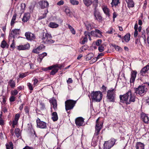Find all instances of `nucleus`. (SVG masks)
<instances>
[{
	"instance_id": "1",
	"label": "nucleus",
	"mask_w": 149,
	"mask_h": 149,
	"mask_svg": "<svg viewBox=\"0 0 149 149\" xmlns=\"http://www.w3.org/2000/svg\"><path fill=\"white\" fill-rule=\"evenodd\" d=\"M119 98L121 102L128 105L135 102L136 96L134 94L132 93L131 90H129L124 95H120Z\"/></svg>"
},
{
	"instance_id": "2",
	"label": "nucleus",
	"mask_w": 149,
	"mask_h": 149,
	"mask_svg": "<svg viewBox=\"0 0 149 149\" xmlns=\"http://www.w3.org/2000/svg\"><path fill=\"white\" fill-rule=\"evenodd\" d=\"M42 40L43 43L46 44L54 43V41L52 39V36L51 34L43 32L42 33Z\"/></svg>"
},
{
	"instance_id": "3",
	"label": "nucleus",
	"mask_w": 149,
	"mask_h": 149,
	"mask_svg": "<svg viewBox=\"0 0 149 149\" xmlns=\"http://www.w3.org/2000/svg\"><path fill=\"white\" fill-rule=\"evenodd\" d=\"M91 95L92 100L96 102H100L103 96L102 93L100 91H93Z\"/></svg>"
},
{
	"instance_id": "4",
	"label": "nucleus",
	"mask_w": 149,
	"mask_h": 149,
	"mask_svg": "<svg viewBox=\"0 0 149 149\" xmlns=\"http://www.w3.org/2000/svg\"><path fill=\"white\" fill-rule=\"evenodd\" d=\"M77 101L72 100H68L65 102V109L67 113H69L68 110L72 109L76 103Z\"/></svg>"
},
{
	"instance_id": "5",
	"label": "nucleus",
	"mask_w": 149,
	"mask_h": 149,
	"mask_svg": "<svg viewBox=\"0 0 149 149\" xmlns=\"http://www.w3.org/2000/svg\"><path fill=\"white\" fill-rule=\"evenodd\" d=\"M134 93L136 95H143L146 92L147 88L144 85H139L137 88H134Z\"/></svg>"
},
{
	"instance_id": "6",
	"label": "nucleus",
	"mask_w": 149,
	"mask_h": 149,
	"mask_svg": "<svg viewBox=\"0 0 149 149\" xmlns=\"http://www.w3.org/2000/svg\"><path fill=\"white\" fill-rule=\"evenodd\" d=\"M116 94L114 89L109 90L107 92V98L108 102H113L115 101Z\"/></svg>"
},
{
	"instance_id": "7",
	"label": "nucleus",
	"mask_w": 149,
	"mask_h": 149,
	"mask_svg": "<svg viewBox=\"0 0 149 149\" xmlns=\"http://www.w3.org/2000/svg\"><path fill=\"white\" fill-rule=\"evenodd\" d=\"M99 119L100 117H99L96 121V125L95 127V131L94 134V136H96L98 135L102 127L103 123L99 122Z\"/></svg>"
},
{
	"instance_id": "8",
	"label": "nucleus",
	"mask_w": 149,
	"mask_h": 149,
	"mask_svg": "<svg viewBox=\"0 0 149 149\" xmlns=\"http://www.w3.org/2000/svg\"><path fill=\"white\" fill-rule=\"evenodd\" d=\"M116 140L113 138H112L107 141L105 142L104 146L103 149H109L113 147L115 144Z\"/></svg>"
},
{
	"instance_id": "9",
	"label": "nucleus",
	"mask_w": 149,
	"mask_h": 149,
	"mask_svg": "<svg viewBox=\"0 0 149 149\" xmlns=\"http://www.w3.org/2000/svg\"><path fill=\"white\" fill-rule=\"evenodd\" d=\"M20 32V29H15L12 30L10 33L9 36V39H12V38L13 39L17 38V36L19 35Z\"/></svg>"
},
{
	"instance_id": "10",
	"label": "nucleus",
	"mask_w": 149,
	"mask_h": 149,
	"mask_svg": "<svg viewBox=\"0 0 149 149\" xmlns=\"http://www.w3.org/2000/svg\"><path fill=\"white\" fill-rule=\"evenodd\" d=\"M37 126L38 127L40 128L45 129L47 127L46 123L44 122L41 121L40 119L38 118L36 120Z\"/></svg>"
},
{
	"instance_id": "11",
	"label": "nucleus",
	"mask_w": 149,
	"mask_h": 149,
	"mask_svg": "<svg viewBox=\"0 0 149 149\" xmlns=\"http://www.w3.org/2000/svg\"><path fill=\"white\" fill-rule=\"evenodd\" d=\"M26 39L32 41L36 38L35 35L30 32H26L25 34Z\"/></svg>"
},
{
	"instance_id": "12",
	"label": "nucleus",
	"mask_w": 149,
	"mask_h": 149,
	"mask_svg": "<svg viewBox=\"0 0 149 149\" xmlns=\"http://www.w3.org/2000/svg\"><path fill=\"white\" fill-rule=\"evenodd\" d=\"M84 119L82 117H79L75 119V123L77 126H80L82 125L84 123Z\"/></svg>"
},
{
	"instance_id": "13",
	"label": "nucleus",
	"mask_w": 149,
	"mask_h": 149,
	"mask_svg": "<svg viewBox=\"0 0 149 149\" xmlns=\"http://www.w3.org/2000/svg\"><path fill=\"white\" fill-rule=\"evenodd\" d=\"M94 15L96 20L99 21L102 20V17L101 16L100 12L96 9L94 11Z\"/></svg>"
},
{
	"instance_id": "14",
	"label": "nucleus",
	"mask_w": 149,
	"mask_h": 149,
	"mask_svg": "<svg viewBox=\"0 0 149 149\" xmlns=\"http://www.w3.org/2000/svg\"><path fill=\"white\" fill-rule=\"evenodd\" d=\"M30 46L29 44H26L24 45H20L17 46V49L19 50H25L28 49Z\"/></svg>"
},
{
	"instance_id": "15",
	"label": "nucleus",
	"mask_w": 149,
	"mask_h": 149,
	"mask_svg": "<svg viewBox=\"0 0 149 149\" xmlns=\"http://www.w3.org/2000/svg\"><path fill=\"white\" fill-rule=\"evenodd\" d=\"M137 72L136 70H133L131 72V77L130 80V83H133L135 81Z\"/></svg>"
},
{
	"instance_id": "16",
	"label": "nucleus",
	"mask_w": 149,
	"mask_h": 149,
	"mask_svg": "<svg viewBox=\"0 0 149 149\" xmlns=\"http://www.w3.org/2000/svg\"><path fill=\"white\" fill-rule=\"evenodd\" d=\"M39 4L41 8L44 9L49 6V3L47 1H42L39 2Z\"/></svg>"
},
{
	"instance_id": "17",
	"label": "nucleus",
	"mask_w": 149,
	"mask_h": 149,
	"mask_svg": "<svg viewBox=\"0 0 149 149\" xmlns=\"http://www.w3.org/2000/svg\"><path fill=\"white\" fill-rule=\"evenodd\" d=\"M149 69V65H147L141 69L140 71V75L142 76H144Z\"/></svg>"
},
{
	"instance_id": "18",
	"label": "nucleus",
	"mask_w": 149,
	"mask_h": 149,
	"mask_svg": "<svg viewBox=\"0 0 149 149\" xmlns=\"http://www.w3.org/2000/svg\"><path fill=\"white\" fill-rule=\"evenodd\" d=\"M141 118L142 121L145 123H149V118L147 115L143 113L141 114Z\"/></svg>"
},
{
	"instance_id": "19",
	"label": "nucleus",
	"mask_w": 149,
	"mask_h": 149,
	"mask_svg": "<svg viewBox=\"0 0 149 149\" xmlns=\"http://www.w3.org/2000/svg\"><path fill=\"white\" fill-rule=\"evenodd\" d=\"M30 18V14L29 13H26L22 19V21L24 22H27Z\"/></svg>"
},
{
	"instance_id": "20",
	"label": "nucleus",
	"mask_w": 149,
	"mask_h": 149,
	"mask_svg": "<svg viewBox=\"0 0 149 149\" xmlns=\"http://www.w3.org/2000/svg\"><path fill=\"white\" fill-rule=\"evenodd\" d=\"M136 149H144V145L141 142H137L135 146Z\"/></svg>"
},
{
	"instance_id": "21",
	"label": "nucleus",
	"mask_w": 149,
	"mask_h": 149,
	"mask_svg": "<svg viewBox=\"0 0 149 149\" xmlns=\"http://www.w3.org/2000/svg\"><path fill=\"white\" fill-rule=\"evenodd\" d=\"M128 8H132L134 6V4L133 0H125Z\"/></svg>"
},
{
	"instance_id": "22",
	"label": "nucleus",
	"mask_w": 149,
	"mask_h": 149,
	"mask_svg": "<svg viewBox=\"0 0 149 149\" xmlns=\"http://www.w3.org/2000/svg\"><path fill=\"white\" fill-rule=\"evenodd\" d=\"M120 0H112V2L111 3V7H116L118 4H120Z\"/></svg>"
},
{
	"instance_id": "23",
	"label": "nucleus",
	"mask_w": 149,
	"mask_h": 149,
	"mask_svg": "<svg viewBox=\"0 0 149 149\" xmlns=\"http://www.w3.org/2000/svg\"><path fill=\"white\" fill-rule=\"evenodd\" d=\"M15 82L13 79H11L8 82V86H9L12 88H14L15 87Z\"/></svg>"
},
{
	"instance_id": "24",
	"label": "nucleus",
	"mask_w": 149,
	"mask_h": 149,
	"mask_svg": "<svg viewBox=\"0 0 149 149\" xmlns=\"http://www.w3.org/2000/svg\"><path fill=\"white\" fill-rule=\"evenodd\" d=\"M51 103L53 105V107L54 111H56L57 109V103L55 99H52L51 101Z\"/></svg>"
},
{
	"instance_id": "25",
	"label": "nucleus",
	"mask_w": 149,
	"mask_h": 149,
	"mask_svg": "<svg viewBox=\"0 0 149 149\" xmlns=\"http://www.w3.org/2000/svg\"><path fill=\"white\" fill-rule=\"evenodd\" d=\"M85 24L86 28L88 31H90L93 28V26L88 22H86L85 23Z\"/></svg>"
},
{
	"instance_id": "26",
	"label": "nucleus",
	"mask_w": 149,
	"mask_h": 149,
	"mask_svg": "<svg viewBox=\"0 0 149 149\" xmlns=\"http://www.w3.org/2000/svg\"><path fill=\"white\" fill-rule=\"evenodd\" d=\"M52 119L54 121H56L58 119V117L57 113L56 112H53L52 114Z\"/></svg>"
},
{
	"instance_id": "27",
	"label": "nucleus",
	"mask_w": 149,
	"mask_h": 149,
	"mask_svg": "<svg viewBox=\"0 0 149 149\" xmlns=\"http://www.w3.org/2000/svg\"><path fill=\"white\" fill-rule=\"evenodd\" d=\"M103 10L106 15L109 17L110 16L109 10L107 7L104 6L102 8Z\"/></svg>"
},
{
	"instance_id": "28",
	"label": "nucleus",
	"mask_w": 149,
	"mask_h": 149,
	"mask_svg": "<svg viewBox=\"0 0 149 149\" xmlns=\"http://www.w3.org/2000/svg\"><path fill=\"white\" fill-rule=\"evenodd\" d=\"M59 25L55 22H51L49 24V26L52 28H56Z\"/></svg>"
},
{
	"instance_id": "29",
	"label": "nucleus",
	"mask_w": 149,
	"mask_h": 149,
	"mask_svg": "<svg viewBox=\"0 0 149 149\" xmlns=\"http://www.w3.org/2000/svg\"><path fill=\"white\" fill-rule=\"evenodd\" d=\"M92 0H83L85 5L88 7L92 3Z\"/></svg>"
},
{
	"instance_id": "30",
	"label": "nucleus",
	"mask_w": 149,
	"mask_h": 149,
	"mask_svg": "<svg viewBox=\"0 0 149 149\" xmlns=\"http://www.w3.org/2000/svg\"><path fill=\"white\" fill-rule=\"evenodd\" d=\"M130 33L127 34L125 35L123 38V39L126 42H128L130 40Z\"/></svg>"
},
{
	"instance_id": "31",
	"label": "nucleus",
	"mask_w": 149,
	"mask_h": 149,
	"mask_svg": "<svg viewBox=\"0 0 149 149\" xmlns=\"http://www.w3.org/2000/svg\"><path fill=\"white\" fill-rule=\"evenodd\" d=\"M47 54L46 53L43 52L42 54L39 55L38 60H40V61H41L43 58L47 55Z\"/></svg>"
},
{
	"instance_id": "32",
	"label": "nucleus",
	"mask_w": 149,
	"mask_h": 149,
	"mask_svg": "<svg viewBox=\"0 0 149 149\" xmlns=\"http://www.w3.org/2000/svg\"><path fill=\"white\" fill-rule=\"evenodd\" d=\"M8 45L7 43L6 42L5 40H3L1 43V47L4 48L5 47L8 48Z\"/></svg>"
},
{
	"instance_id": "33",
	"label": "nucleus",
	"mask_w": 149,
	"mask_h": 149,
	"mask_svg": "<svg viewBox=\"0 0 149 149\" xmlns=\"http://www.w3.org/2000/svg\"><path fill=\"white\" fill-rule=\"evenodd\" d=\"M94 56L93 54L90 53L88 54L86 56V59L87 60H89Z\"/></svg>"
},
{
	"instance_id": "34",
	"label": "nucleus",
	"mask_w": 149,
	"mask_h": 149,
	"mask_svg": "<svg viewBox=\"0 0 149 149\" xmlns=\"http://www.w3.org/2000/svg\"><path fill=\"white\" fill-rule=\"evenodd\" d=\"M51 72L50 74L51 75H54L58 71V69L56 68H54Z\"/></svg>"
},
{
	"instance_id": "35",
	"label": "nucleus",
	"mask_w": 149,
	"mask_h": 149,
	"mask_svg": "<svg viewBox=\"0 0 149 149\" xmlns=\"http://www.w3.org/2000/svg\"><path fill=\"white\" fill-rule=\"evenodd\" d=\"M58 67V66L56 65H53L52 66H50L49 67L47 68H43L42 69V70L44 71H47L49 70H51L53 68H54V67Z\"/></svg>"
},
{
	"instance_id": "36",
	"label": "nucleus",
	"mask_w": 149,
	"mask_h": 149,
	"mask_svg": "<svg viewBox=\"0 0 149 149\" xmlns=\"http://www.w3.org/2000/svg\"><path fill=\"white\" fill-rule=\"evenodd\" d=\"M70 2L73 5H77L79 4V1L76 0H70Z\"/></svg>"
},
{
	"instance_id": "37",
	"label": "nucleus",
	"mask_w": 149,
	"mask_h": 149,
	"mask_svg": "<svg viewBox=\"0 0 149 149\" xmlns=\"http://www.w3.org/2000/svg\"><path fill=\"white\" fill-rule=\"evenodd\" d=\"M48 12V11L47 10H46L45 11V13L43 14L42 16H40L38 18V19L39 20H40L42 19H43L45 18L47 14V13Z\"/></svg>"
},
{
	"instance_id": "38",
	"label": "nucleus",
	"mask_w": 149,
	"mask_h": 149,
	"mask_svg": "<svg viewBox=\"0 0 149 149\" xmlns=\"http://www.w3.org/2000/svg\"><path fill=\"white\" fill-rule=\"evenodd\" d=\"M15 132L16 136L18 138L20 136L19 129L18 128H16L15 129Z\"/></svg>"
},
{
	"instance_id": "39",
	"label": "nucleus",
	"mask_w": 149,
	"mask_h": 149,
	"mask_svg": "<svg viewBox=\"0 0 149 149\" xmlns=\"http://www.w3.org/2000/svg\"><path fill=\"white\" fill-rule=\"evenodd\" d=\"M16 15L15 14H14L13 15V16L12 17V19L11 20L10 23V24L11 26H12L15 23L14 21L16 20Z\"/></svg>"
},
{
	"instance_id": "40",
	"label": "nucleus",
	"mask_w": 149,
	"mask_h": 149,
	"mask_svg": "<svg viewBox=\"0 0 149 149\" xmlns=\"http://www.w3.org/2000/svg\"><path fill=\"white\" fill-rule=\"evenodd\" d=\"M98 0H94L93 2V5L94 7L95 10L96 9V8L97 6Z\"/></svg>"
},
{
	"instance_id": "41",
	"label": "nucleus",
	"mask_w": 149,
	"mask_h": 149,
	"mask_svg": "<svg viewBox=\"0 0 149 149\" xmlns=\"http://www.w3.org/2000/svg\"><path fill=\"white\" fill-rule=\"evenodd\" d=\"M18 93V91L16 89H15L14 90L12 91L11 92V94L12 95H13L14 96H15Z\"/></svg>"
},
{
	"instance_id": "42",
	"label": "nucleus",
	"mask_w": 149,
	"mask_h": 149,
	"mask_svg": "<svg viewBox=\"0 0 149 149\" xmlns=\"http://www.w3.org/2000/svg\"><path fill=\"white\" fill-rule=\"evenodd\" d=\"M95 30L96 34H98V35H99L98 37H100L102 36V32L100 30L98 29H95Z\"/></svg>"
},
{
	"instance_id": "43",
	"label": "nucleus",
	"mask_w": 149,
	"mask_h": 149,
	"mask_svg": "<svg viewBox=\"0 0 149 149\" xmlns=\"http://www.w3.org/2000/svg\"><path fill=\"white\" fill-rule=\"evenodd\" d=\"M15 97L13 95H11L9 98V101L10 102H13L15 101Z\"/></svg>"
},
{
	"instance_id": "44",
	"label": "nucleus",
	"mask_w": 149,
	"mask_h": 149,
	"mask_svg": "<svg viewBox=\"0 0 149 149\" xmlns=\"http://www.w3.org/2000/svg\"><path fill=\"white\" fill-rule=\"evenodd\" d=\"M98 49L100 52H102L104 51V48L103 45H101L99 47Z\"/></svg>"
},
{
	"instance_id": "45",
	"label": "nucleus",
	"mask_w": 149,
	"mask_h": 149,
	"mask_svg": "<svg viewBox=\"0 0 149 149\" xmlns=\"http://www.w3.org/2000/svg\"><path fill=\"white\" fill-rule=\"evenodd\" d=\"M27 86L28 87L29 89L31 91H32L33 90V86L31 83H28L27 84Z\"/></svg>"
},
{
	"instance_id": "46",
	"label": "nucleus",
	"mask_w": 149,
	"mask_h": 149,
	"mask_svg": "<svg viewBox=\"0 0 149 149\" xmlns=\"http://www.w3.org/2000/svg\"><path fill=\"white\" fill-rule=\"evenodd\" d=\"M90 34L89 32L87 31H85L84 33V38L88 39V37L89 36Z\"/></svg>"
},
{
	"instance_id": "47",
	"label": "nucleus",
	"mask_w": 149,
	"mask_h": 149,
	"mask_svg": "<svg viewBox=\"0 0 149 149\" xmlns=\"http://www.w3.org/2000/svg\"><path fill=\"white\" fill-rule=\"evenodd\" d=\"M91 35L93 36H95V37L98 36V35L96 34V33L95 31V30L94 31H91Z\"/></svg>"
},
{
	"instance_id": "48",
	"label": "nucleus",
	"mask_w": 149,
	"mask_h": 149,
	"mask_svg": "<svg viewBox=\"0 0 149 149\" xmlns=\"http://www.w3.org/2000/svg\"><path fill=\"white\" fill-rule=\"evenodd\" d=\"M33 80L34 81L33 84L34 85V86H36L37 83L38 82V80L36 78H34Z\"/></svg>"
},
{
	"instance_id": "49",
	"label": "nucleus",
	"mask_w": 149,
	"mask_h": 149,
	"mask_svg": "<svg viewBox=\"0 0 149 149\" xmlns=\"http://www.w3.org/2000/svg\"><path fill=\"white\" fill-rule=\"evenodd\" d=\"M102 42V40L101 39L98 40L95 42V44L96 45L99 46Z\"/></svg>"
},
{
	"instance_id": "50",
	"label": "nucleus",
	"mask_w": 149,
	"mask_h": 149,
	"mask_svg": "<svg viewBox=\"0 0 149 149\" xmlns=\"http://www.w3.org/2000/svg\"><path fill=\"white\" fill-rule=\"evenodd\" d=\"M19 117H20V115H19V114L17 113L15 115L14 120H17V121H18Z\"/></svg>"
},
{
	"instance_id": "51",
	"label": "nucleus",
	"mask_w": 149,
	"mask_h": 149,
	"mask_svg": "<svg viewBox=\"0 0 149 149\" xmlns=\"http://www.w3.org/2000/svg\"><path fill=\"white\" fill-rule=\"evenodd\" d=\"M45 47V46H44L43 45H41L38 47L37 48L38 49V51L40 50H41L42 49L44 48Z\"/></svg>"
},
{
	"instance_id": "52",
	"label": "nucleus",
	"mask_w": 149,
	"mask_h": 149,
	"mask_svg": "<svg viewBox=\"0 0 149 149\" xmlns=\"http://www.w3.org/2000/svg\"><path fill=\"white\" fill-rule=\"evenodd\" d=\"M88 40V39L86 38H84L82 40L81 42V43L82 44H84L86 42H87Z\"/></svg>"
},
{
	"instance_id": "53",
	"label": "nucleus",
	"mask_w": 149,
	"mask_h": 149,
	"mask_svg": "<svg viewBox=\"0 0 149 149\" xmlns=\"http://www.w3.org/2000/svg\"><path fill=\"white\" fill-rule=\"evenodd\" d=\"M26 76V73H22L20 74L19 75V78H23Z\"/></svg>"
},
{
	"instance_id": "54",
	"label": "nucleus",
	"mask_w": 149,
	"mask_h": 149,
	"mask_svg": "<svg viewBox=\"0 0 149 149\" xmlns=\"http://www.w3.org/2000/svg\"><path fill=\"white\" fill-rule=\"evenodd\" d=\"M5 124L4 120L2 118H0V125L1 126Z\"/></svg>"
},
{
	"instance_id": "55",
	"label": "nucleus",
	"mask_w": 149,
	"mask_h": 149,
	"mask_svg": "<svg viewBox=\"0 0 149 149\" xmlns=\"http://www.w3.org/2000/svg\"><path fill=\"white\" fill-rule=\"evenodd\" d=\"M65 12L66 14L68 15H70V10L68 9H66L65 10Z\"/></svg>"
},
{
	"instance_id": "56",
	"label": "nucleus",
	"mask_w": 149,
	"mask_h": 149,
	"mask_svg": "<svg viewBox=\"0 0 149 149\" xmlns=\"http://www.w3.org/2000/svg\"><path fill=\"white\" fill-rule=\"evenodd\" d=\"M64 1H63L61 0L58 1L57 3V5L59 6H60L63 5L64 4Z\"/></svg>"
},
{
	"instance_id": "57",
	"label": "nucleus",
	"mask_w": 149,
	"mask_h": 149,
	"mask_svg": "<svg viewBox=\"0 0 149 149\" xmlns=\"http://www.w3.org/2000/svg\"><path fill=\"white\" fill-rule=\"evenodd\" d=\"M117 16V15L116 12H114L113 14V20L115 21V18H116Z\"/></svg>"
},
{
	"instance_id": "58",
	"label": "nucleus",
	"mask_w": 149,
	"mask_h": 149,
	"mask_svg": "<svg viewBox=\"0 0 149 149\" xmlns=\"http://www.w3.org/2000/svg\"><path fill=\"white\" fill-rule=\"evenodd\" d=\"M84 47L85 46H82L79 49L80 52H82L86 50V49L84 48Z\"/></svg>"
},
{
	"instance_id": "59",
	"label": "nucleus",
	"mask_w": 149,
	"mask_h": 149,
	"mask_svg": "<svg viewBox=\"0 0 149 149\" xmlns=\"http://www.w3.org/2000/svg\"><path fill=\"white\" fill-rule=\"evenodd\" d=\"M32 52L34 53L38 54L39 53L37 48L35 49H33V50Z\"/></svg>"
},
{
	"instance_id": "60",
	"label": "nucleus",
	"mask_w": 149,
	"mask_h": 149,
	"mask_svg": "<svg viewBox=\"0 0 149 149\" xmlns=\"http://www.w3.org/2000/svg\"><path fill=\"white\" fill-rule=\"evenodd\" d=\"M24 110L25 112L26 113H29V109L28 107L26 106L25 107Z\"/></svg>"
},
{
	"instance_id": "61",
	"label": "nucleus",
	"mask_w": 149,
	"mask_h": 149,
	"mask_svg": "<svg viewBox=\"0 0 149 149\" xmlns=\"http://www.w3.org/2000/svg\"><path fill=\"white\" fill-rule=\"evenodd\" d=\"M113 29L112 28H111L110 29V30L107 31L106 33L108 34H111L113 33Z\"/></svg>"
},
{
	"instance_id": "62",
	"label": "nucleus",
	"mask_w": 149,
	"mask_h": 149,
	"mask_svg": "<svg viewBox=\"0 0 149 149\" xmlns=\"http://www.w3.org/2000/svg\"><path fill=\"white\" fill-rule=\"evenodd\" d=\"M2 111L5 113L7 112V109L6 107H4L3 108H2Z\"/></svg>"
},
{
	"instance_id": "63",
	"label": "nucleus",
	"mask_w": 149,
	"mask_h": 149,
	"mask_svg": "<svg viewBox=\"0 0 149 149\" xmlns=\"http://www.w3.org/2000/svg\"><path fill=\"white\" fill-rule=\"evenodd\" d=\"M67 81L68 84H70L72 82V80L71 78H69Z\"/></svg>"
},
{
	"instance_id": "64",
	"label": "nucleus",
	"mask_w": 149,
	"mask_h": 149,
	"mask_svg": "<svg viewBox=\"0 0 149 149\" xmlns=\"http://www.w3.org/2000/svg\"><path fill=\"white\" fill-rule=\"evenodd\" d=\"M23 149H33V148L32 147H30L29 146H26Z\"/></svg>"
}]
</instances>
